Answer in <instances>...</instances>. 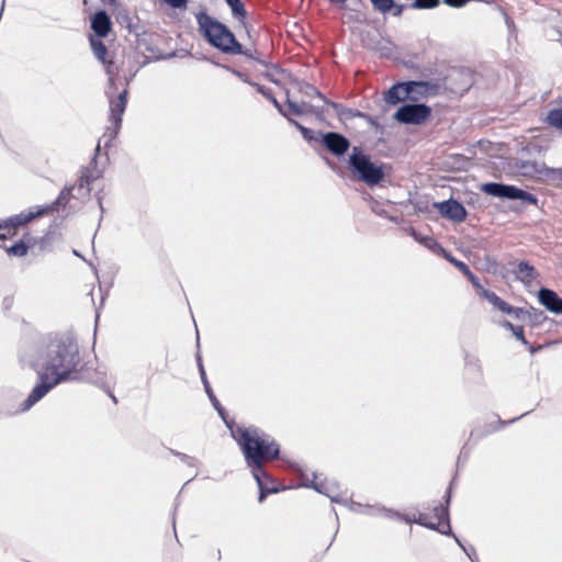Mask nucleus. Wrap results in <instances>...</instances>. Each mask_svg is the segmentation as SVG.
<instances>
[{"mask_svg": "<svg viewBox=\"0 0 562 562\" xmlns=\"http://www.w3.org/2000/svg\"><path fill=\"white\" fill-rule=\"evenodd\" d=\"M127 30L135 36H140L144 33V30L142 26H139L138 21H134V23H132V27H128Z\"/></svg>", "mask_w": 562, "mask_h": 562, "instance_id": "obj_49", "label": "nucleus"}, {"mask_svg": "<svg viewBox=\"0 0 562 562\" xmlns=\"http://www.w3.org/2000/svg\"><path fill=\"white\" fill-rule=\"evenodd\" d=\"M481 190L488 195L508 200H519L527 204L536 205L538 199L532 193L525 191L518 187L504 184L499 182H486L483 183Z\"/></svg>", "mask_w": 562, "mask_h": 562, "instance_id": "obj_7", "label": "nucleus"}, {"mask_svg": "<svg viewBox=\"0 0 562 562\" xmlns=\"http://www.w3.org/2000/svg\"><path fill=\"white\" fill-rule=\"evenodd\" d=\"M348 166L355 178L369 187L379 184L385 176L384 165L373 162L371 156L359 146H353Z\"/></svg>", "mask_w": 562, "mask_h": 562, "instance_id": "obj_4", "label": "nucleus"}, {"mask_svg": "<svg viewBox=\"0 0 562 562\" xmlns=\"http://www.w3.org/2000/svg\"><path fill=\"white\" fill-rule=\"evenodd\" d=\"M440 214L451 221L461 223L467 218L465 207L457 200L450 199L443 202L436 203Z\"/></svg>", "mask_w": 562, "mask_h": 562, "instance_id": "obj_13", "label": "nucleus"}, {"mask_svg": "<svg viewBox=\"0 0 562 562\" xmlns=\"http://www.w3.org/2000/svg\"><path fill=\"white\" fill-rule=\"evenodd\" d=\"M14 304V297L12 295H7L2 300V308L3 311H10Z\"/></svg>", "mask_w": 562, "mask_h": 562, "instance_id": "obj_48", "label": "nucleus"}, {"mask_svg": "<svg viewBox=\"0 0 562 562\" xmlns=\"http://www.w3.org/2000/svg\"><path fill=\"white\" fill-rule=\"evenodd\" d=\"M440 0H414L408 7L412 9H434L438 7Z\"/></svg>", "mask_w": 562, "mask_h": 562, "instance_id": "obj_39", "label": "nucleus"}, {"mask_svg": "<svg viewBox=\"0 0 562 562\" xmlns=\"http://www.w3.org/2000/svg\"><path fill=\"white\" fill-rule=\"evenodd\" d=\"M526 414H527V413L521 414L519 417L513 418V419H510V420H508V422H503V420L498 419V420H497V426L492 427V429H491L490 431H496V430H499V429H501L502 427H504L505 425H507V424H512V423L516 422L517 419L521 418V417H522V416H525Z\"/></svg>", "mask_w": 562, "mask_h": 562, "instance_id": "obj_50", "label": "nucleus"}, {"mask_svg": "<svg viewBox=\"0 0 562 562\" xmlns=\"http://www.w3.org/2000/svg\"><path fill=\"white\" fill-rule=\"evenodd\" d=\"M170 452L176 456V457H179L180 460L187 464L188 467H196L198 465V460L194 458V457H191V456H188L186 453H182V452H179V451H176V450H172L170 449Z\"/></svg>", "mask_w": 562, "mask_h": 562, "instance_id": "obj_44", "label": "nucleus"}, {"mask_svg": "<svg viewBox=\"0 0 562 562\" xmlns=\"http://www.w3.org/2000/svg\"><path fill=\"white\" fill-rule=\"evenodd\" d=\"M443 2L452 8H462L469 2V0H443Z\"/></svg>", "mask_w": 562, "mask_h": 562, "instance_id": "obj_51", "label": "nucleus"}, {"mask_svg": "<svg viewBox=\"0 0 562 562\" xmlns=\"http://www.w3.org/2000/svg\"><path fill=\"white\" fill-rule=\"evenodd\" d=\"M90 22L91 30L94 32L93 36L106 37L112 30L111 19L104 10L97 11Z\"/></svg>", "mask_w": 562, "mask_h": 562, "instance_id": "obj_18", "label": "nucleus"}, {"mask_svg": "<svg viewBox=\"0 0 562 562\" xmlns=\"http://www.w3.org/2000/svg\"><path fill=\"white\" fill-rule=\"evenodd\" d=\"M227 5L232 10V14L239 21L246 19L247 11L245 9L244 3L240 0H225Z\"/></svg>", "mask_w": 562, "mask_h": 562, "instance_id": "obj_31", "label": "nucleus"}, {"mask_svg": "<svg viewBox=\"0 0 562 562\" xmlns=\"http://www.w3.org/2000/svg\"><path fill=\"white\" fill-rule=\"evenodd\" d=\"M408 99L417 101L422 97L436 95L440 90L438 82L431 81H405Z\"/></svg>", "mask_w": 562, "mask_h": 562, "instance_id": "obj_12", "label": "nucleus"}, {"mask_svg": "<svg viewBox=\"0 0 562 562\" xmlns=\"http://www.w3.org/2000/svg\"><path fill=\"white\" fill-rule=\"evenodd\" d=\"M286 108L288 109L285 111L288 114L291 113L293 115L301 116L308 113H313L321 121H323L325 117L324 106L321 108L306 102L297 103L292 101L290 98L286 99Z\"/></svg>", "mask_w": 562, "mask_h": 562, "instance_id": "obj_16", "label": "nucleus"}, {"mask_svg": "<svg viewBox=\"0 0 562 562\" xmlns=\"http://www.w3.org/2000/svg\"><path fill=\"white\" fill-rule=\"evenodd\" d=\"M547 123L550 126L562 130V109H552L547 115Z\"/></svg>", "mask_w": 562, "mask_h": 562, "instance_id": "obj_32", "label": "nucleus"}, {"mask_svg": "<svg viewBox=\"0 0 562 562\" xmlns=\"http://www.w3.org/2000/svg\"><path fill=\"white\" fill-rule=\"evenodd\" d=\"M110 102V115L109 120L113 125L109 142L116 137L121 124L122 116L127 105V89H124L116 98L109 97Z\"/></svg>", "mask_w": 562, "mask_h": 562, "instance_id": "obj_10", "label": "nucleus"}, {"mask_svg": "<svg viewBox=\"0 0 562 562\" xmlns=\"http://www.w3.org/2000/svg\"><path fill=\"white\" fill-rule=\"evenodd\" d=\"M171 8L181 9L187 5V0H165Z\"/></svg>", "mask_w": 562, "mask_h": 562, "instance_id": "obj_52", "label": "nucleus"}, {"mask_svg": "<svg viewBox=\"0 0 562 562\" xmlns=\"http://www.w3.org/2000/svg\"><path fill=\"white\" fill-rule=\"evenodd\" d=\"M321 143L328 151L337 157L344 156L350 147L349 139L337 132L321 134Z\"/></svg>", "mask_w": 562, "mask_h": 562, "instance_id": "obj_11", "label": "nucleus"}, {"mask_svg": "<svg viewBox=\"0 0 562 562\" xmlns=\"http://www.w3.org/2000/svg\"><path fill=\"white\" fill-rule=\"evenodd\" d=\"M546 180L550 182H562V167L561 168H550L546 170Z\"/></svg>", "mask_w": 562, "mask_h": 562, "instance_id": "obj_42", "label": "nucleus"}, {"mask_svg": "<svg viewBox=\"0 0 562 562\" xmlns=\"http://www.w3.org/2000/svg\"><path fill=\"white\" fill-rule=\"evenodd\" d=\"M201 380H202L205 393L207 394L210 401L211 402H216L217 397L215 396V394H214V392L212 390V386L210 385V383L207 381L204 368H201Z\"/></svg>", "mask_w": 562, "mask_h": 562, "instance_id": "obj_43", "label": "nucleus"}, {"mask_svg": "<svg viewBox=\"0 0 562 562\" xmlns=\"http://www.w3.org/2000/svg\"><path fill=\"white\" fill-rule=\"evenodd\" d=\"M518 172L524 177L540 176L546 179V170L548 167L544 164H539L532 160H520L516 162Z\"/></svg>", "mask_w": 562, "mask_h": 562, "instance_id": "obj_19", "label": "nucleus"}, {"mask_svg": "<svg viewBox=\"0 0 562 562\" xmlns=\"http://www.w3.org/2000/svg\"><path fill=\"white\" fill-rule=\"evenodd\" d=\"M300 91L306 95V97H318L326 105H327V102H330L329 100H327L319 90H317L314 86L312 85H308V83H303L301 85L300 87Z\"/></svg>", "mask_w": 562, "mask_h": 562, "instance_id": "obj_38", "label": "nucleus"}, {"mask_svg": "<svg viewBox=\"0 0 562 562\" xmlns=\"http://www.w3.org/2000/svg\"><path fill=\"white\" fill-rule=\"evenodd\" d=\"M506 24L508 25V27H512L514 25V22L508 16H506Z\"/></svg>", "mask_w": 562, "mask_h": 562, "instance_id": "obj_61", "label": "nucleus"}, {"mask_svg": "<svg viewBox=\"0 0 562 562\" xmlns=\"http://www.w3.org/2000/svg\"><path fill=\"white\" fill-rule=\"evenodd\" d=\"M99 150H100V144H98V146L95 148V155L92 158V161L90 162V167H87L82 170L77 187L63 189L60 191L59 195L57 196V199L53 203H50L49 205H46V206H41V209H47V213L57 211L58 206L65 205L69 201L72 190H78V191L85 190V193H89L90 184L101 176V172L95 167L97 155H98Z\"/></svg>", "mask_w": 562, "mask_h": 562, "instance_id": "obj_6", "label": "nucleus"}, {"mask_svg": "<svg viewBox=\"0 0 562 562\" xmlns=\"http://www.w3.org/2000/svg\"><path fill=\"white\" fill-rule=\"evenodd\" d=\"M449 488H451V486ZM450 497H451L450 490H448L447 495H446V506L440 504L434 508V517L436 518L435 522H440V527H439V529H437V531H439L440 533L446 535V536H452L456 539L457 543H460V540L457 538V536L452 533L451 526H450L449 510H448Z\"/></svg>", "mask_w": 562, "mask_h": 562, "instance_id": "obj_14", "label": "nucleus"}, {"mask_svg": "<svg viewBox=\"0 0 562 562\" xmlns=\"http://www.w3.org/2000/svg\"><path fill=\"white\" fill-rule=\"evenodd\" d=\"M431 115V109L425 103H405L397 109L394 120L402 124L420 125Z\"/></svg>", "mask_w": 562, "mask_h": 562, "instance_id": "obj_9", "label": "nucleus"}, {"mask_svg": "<svg viewBox=\"0 0 562 562\" xmlns=\"http://www.w3.org/2000/svg\"><path fill=\"white\" fill-rule=\"evenodd\" d=\"M403 520H405V522L407 524H413L414 522V518L407 516V515H403Z\"/></svg>", "mask_w": 562, "mask_h": 562, "instance_id": "obj_59", "label": "nucleus"}, {"mask_svg": "<svg viewBox=\"0 0 562 562\" xmlns=\"http://www.w3.org/2000/svg\"><path fill=\"white\" fill-rule=\"evenodd\" d=\"M254 479L259 487V503H262L268 494L278 492L274 480L267 473L265 467H262V475Z\"/></svg>", "mask_w": 562, "mask_h": 562, "instance_id": "obj_20", "label": "nucleus"}, {"mask_svg": "<svg viewBox=\"0 0 562 562\" xmlns=\"http://www.w3.org/2000/svg\"><path fill=\"white\" fill-rule=\"evenodd\" d=\"M405 99H408L405 81L393 85L384 94L385 102L391 105H395Z\"/></svg>", "mask_w": 562, "mask_h": 562, "instance_id": "obj_22", "label": "nucleus"}, {"mask_svg": "<svg viewBox=\"0 0 562 562\" xmlns=\"http://www.w3.org/2000/svg\"><path fill=\"white\" fill-rule=\"evenodd\" d=\"M413 236L416 240L424 244L428 248H432L438 245L437 241L431 237H424V238L419 239L417 234L415 233V231H413Z\"/></svg>", "mask_w": 562, "mask_h": 562, "instance_id": "obj_46", "label": "nucleus"}, {"mask_svg": "<svg viewBox=\"0 0 562 562\" xmlns=\"http://www.w3.org/2000/svg\"><path fill=\"white\" fill-rule=\"evenodd\" d=\"M288 121L294 125L302 134L303 138L307 142L317 140V137H315V133L313 130L307 128L300 124L297 121L293 120L292 117L288 116Z\"/></svg>", "mask_w": 562, "mask_h": 562, "instance_id": "obj_35", "label": "nucleus"}, {"mask_svg": "<svg viewBox=\"0 0 562 562\" xmlns=\"http://www.w3.org/2000/svg\"><path fill=\"white\" fill-rule=\"evenodd\" d=\"M291 467L294 471L301 472L299 465L291 464ZM300 476L302 480V483L300 484L301 486L313 488L316 492L329 497L334 503L347 504V499L341 497L340 485L337 482L327 480L318 481L316 473H313L312 480H310L308 476L304 473H300Z\"/></svg>", "mask_w": 562, "mask_h": 562, "instance_id": "obj_8", "label": "nucleus"}, {"mask_svg": "<svg viewBox=\"0 0 562 562\" xmlns=\"http://www.w3.org/2000/svg\"><path fill=\"white\" fill-rule=\"evenodd\" d=\"M226 69L231 70L236 77H238L244 82H246L250 86H251V83H254L252 81L249 80V78L245 74L240 72L239 70L231 69L229 67H226Z\"/></svg>", "mask_w": 562, "mask_h": 562, "instance_id": "obj_53", "label": "nucleus"}, {"mask_svg": "<svg viewBox=\"0 0 562 562\" xmlns=\"http://www.w3.org/2000/svg\"><path fill=\"white\" fill-rule=\"evenodd\" d=\"M101 2L105 5L111 7L112 11L116 10L122 5V3L119 0H101Z\"/></svg>", "mask_w": 562, "mask_h": 562, "instance_id": "obj_54", "label": "nucleus"}, {"mask_svg": "<svg viewBox=\"0 0 562 562\" xmlns=\"http://www.w3.org/2000/svg\"><path fill=\"white\" fill-rule=\"evenodd\" d=\"M232 55H244L247 58L252 59L261 65H265V66L267 65V61L263 58H261L260 53L256 48L250 49V48H244L241 46V52H235V53H232Z\"/></svg>", "mask_w": 562, "mask_h": 562, "instance_id": "obj_36", "label": "nucleus"}, {"mask_svg": "<svg viewBox=\"0 0 562 562\" xmlns=\"http://www.w3.org/2000/svg\"><path fill=\"white\" fill-rule=\"evenodd\" d=\"M251 87H254L260 94H262L266 99H268L274 108L278 110V112L284 116L288 117V113L283 105L273 97L270 89L266 88L265 86H261L259 83H251Z\"/></svg>", "mask_w": 562, "mask_h": 562, "instance_id": "obj_29", "label": "nucleus"}, {"mask_svg": "<svg viewBox=\"0 0 562 562\" xmlns=\"http://www.w3.org/2000/svg\"><path fill=\"white\" fill-rule=\"evenodd\" d=\"M108 394H109V396L111 397V400H112L114 403H116V402H117L116 397L113 395V393H112V392L108 391Z\"/></svg>", "mask_w": 562, "mask_h": 562, "instance_id": "obj_62", "label": "nucleus"}, {"mask_svg": "<svg viewBox=\"0 0 562 562\" xmlns=\"http://www.w3.org/2000/svg\"><path fill=\"white\" fill-rule=\"evenodd\" d=\"M502 326L510 331H513L517 326L513 325L510 322L508 321H504L502 323Z\"/></svg>", "mask_w": 562, "mask_h": 562, "instance_id": "obj_56", "label": "nucleus"}, {"mask_svg": "<svg viewBox=\"0 0 562 562\" xmlns=\"http://www.w3.org/2000/svg\"><path fill=\"white\" fill-rule=\"evenodd\" d=\"M27 250H29V247L23 240H20L18 243L13 244L12 246H10L9 248H7V252L10 256H14V257H23L27 254Z\"/></svg>", "mask_w": 562, "mask_h": 562, "instance_id": "obj_37", "label": "nucleus"}, {"mask_svg": "<svg viewBox=\"0 0 562 562\" xmlns=\"http://www.w3.org/2000/svg\"><path fill=\"white\" fill-rule=\"evenodd\" d=\"M212 403V406L216 409V412L218 413L220 417L224 420V423L226 424V426L228 427V429L231 430V428H234L233 425H231V423L226 419V411L225 408L221 405L220 401L216 400V402H211Z\"/></svg>", "mask_w": 562, "mask_h": 562, "instance_id": "obj_45", "label": "nucleus"}, {"mask_svg": "<svg viewBox=\"0 0 562 562\" xmlns=\"http://www.w3.org/2000/svg\"><path fill=\"white\" fill-rule=\"evenodd\" d=\"M327 105L330 106L335 111V113L341 121L351 120L353 117H362V119L368 120L370 123H373L372 119L368 114H366L359 110L349 109V108L344 106L340 103L333 102V101L327 102Z\"/></svg>", "mask_w": 562, "mask_h": 562, "instance_id": "obj_21", "label": "nucleus"}, {"mask_svg": "<svg viewBox=\"0 0 562 562\" xmlns=\"http://www.w3.org/2000/svg\"><path fill=\"white\" fill-rule=\"evenodd\" d=\"M446 259L452 263L461 273H463L468 280L472 283L475 289H481V283L479 278L470 270L469 266L451 256L450 254H445Z\"/></svg>", "mask_w": 562, "mask_h": 562, "instance_id": "obj_25", "label": "nucleus"}, {"mask_svg": "<svg viewBox=\"0 0 562 562\" xmlns=\"http://www.w3.org/2000/svg\"><path fill=\"white\" fill-rule=\"evenodd\" d=\"M539 348H540V347H537V348H535V347H530L529 349H530V352H531V353H533V352H536Z\"/></svg>", "mask_w": 562, "mask_h": 562, "instance_id": "obj_64", "label": "nucleus"}, {"mask_svg": "<svg viewBox=\"0 0 562 562\" xmlns=\"http://www.w3.org/2000/svg\"><path fill=\"white\" fill-rule=\"evenodd\" d=\"M231 435L239 446L252 476L262 475V467L280 456V445L258 427L231 428Z\"/></svg>", "mask_w": 562, "mask_h": 562, "instance_id": "obj_2", "label": "nucleus"}, {"mask_svg": "<svg viewBox=\"0 0 562 562\" xmlns=\"http://www.w3.org/2000/svg\"><path fill=\"white\" fill-rule=\"evenodd\" d=\"M106 71H108V74H109V83H110V87H111V88H114V79H113V77H112V70H111V67H110V66H108Z\"/></svg>", "mask_w": 562, "mask_h": 562, "instance_id": "obj_57", "label": "nucleus"}, {"mask_svg": "<svg viewBox=\"0 0 562 562\" xmlns=\"http://www.w3.org/2000/svg\"><path fill=\"white\" fill-rule=\"evenodd\" d=\"M196 362H198V367H199V372L201 373V368H204V367L202 363V357L199 352L196 353Z\"/></svg>", "mask_w": 562, "mask_h": 562, "instance_id": "obj_58", "label": "nucleus"}, {"mask_svg": "<svg viewBox=\"0 0 562 562\" xmlns=\"http://www.w3.org/2000/svg\"><path fill=\"white\" fill-rule=\"evenodd\" d=\"M538 300L549 312L557 315L562 314V297L555 291L541 288L538 291Z\"/></svg>", "mask_w": 562, "mask_h": 562, "instance_id": "obj_17", "label": "nucleus"}, {"mask_svg": "<svg viewBox=\"0 0 562 562\" xmlns=\"http://www.w3.org/2000/svg\"><path fill=\"white\" fill-rule=\"evenodd\" d=\"M40 362V369L54 378L63 376L61 382L76 379L81 362L79 347L70 334L54 337L42 351L24 349Z\"/></svg>", "mask_w": 562, "mask_h": 562, "instance_id": "obj_1", "label": "nucleus"}, {"mask_svg": "<svg viewBox=\"0 0 562 562\" xmlns=\"http://www.w3.org/2000/svg\"><path fill=\"white\" fill-rule=\"evenodd\" d=\"M480 290V294L488 301V303H491L495 308L499 310L501 312L507 314L508 311H510V304H508L506 301H504L503 299H501L496 293L490 291V290H486V289H483L481 286Z\"/></svg>", "mask_w": 562, "mask_h": 562, "instance_id": "obj_26", "label": "nucleus"}, {"mask_svg": "<svg viewBox=\"0 0 562 562\" xmlns=\"http://www.w3.org/2000/svg\"><path fill=\"white\" fill-rule=\"evenodd\" d=\"M102 37L90 35L89 43L91 46V49L93 52V55L97 59L102 61L103 64L106 63V55H108V48L104 45V43L101 41Z\"/></svg>", "mask_w": 562, "mask_h": 562, "instance_id": "obj_28", "label": "nucleus"}, {"mask_svg": "<svg viewBox=\"0 0 562 562\" xmlns=\"http://www.w3.org/2000/svg\"><path fill=\"white\" fill-rule=\"evenodd\" d=\"M115 15L116 22L125 29L132 27V23H134V19L130 15L127 10L121 5L116 10L113 11Z\"/></svg>", "mask_w": 562, "mask_h": 562, "instance_id": "obj_30", "label": "nucleus"}, {"mask_svg": "<svg viewBox=\"0 0 562 562\" xmlns=\"http://www.w3.org/2000/svg\"><path fill=\"white\" fill-rule=\"evenodd\" d=\"M373 9L380 13H391L393 16H400L406 5L397 4L394 0H370Z\"/></svg>", "mask_w": 562, "mask_h": 562, "instance_id": "obj_23", "label": "nucleus"}, {"mask_svg": "<svg viewBox=\"0 0 562 562\" xmlns=\"http://www.w3.org/2000/svg\"><path fill=\"white\" fill-rule=\"evenodd\" d=\"M528 313H529V307L528 308L514 307L512 305H510V311L507 312L508 315H512L514 318L521 321V322L528 321V315H529Z\"/></svg>", "mask_w": 562, "mask_h": 562, "instance_id": "obj_41", "label": "nucleus"}, {"mask_svg": "<svg viewBox=\"0 0 562 562\" xmlns=\"http://www.w3.org/2000/svg\"><path fill=\"white\" fill-rule=\"evenodd\" d=\"M514 273L517 280L521 281L527 285L530 284L538 277L536 268L526 260L518 262Z\"/></svg>", "mask_w": 562, "mask_h": 562, "instance_id": "obj_24", "label": "nucleus"}, {"mask_svg": "<svg viewBox=\"0 0 562 562\" xmlns=\"http://www.w3.org/2000/svg\"><path fill=\"white\" fill-rule=\"evenodd\" d=\"M352 509L362 514H369L373 516L378 515L379 513H383L389 518H401V515L397 512L386 509L384 507L363 506L361 504L352 503Z\"/></svg>", "mask_w": 562, "mask_h": 562, "instance_id": "obj_27", "label": "nucleus"}, {"mask_svg": "<svg viewBox=\"0 0 562 562\" xmlns=\"http://www.w3.org/2000/svg\"><path fill=\"white\" fill-rule=\"evenodd\" d=\"M7 233H4L2 224L0 223V239H5Z\"/></svg>", "mask_w": 562, "mask_h": 562, "instance_id": "obj_60", "label": "nucleus"}, {"mask_svg": "<svg viewBox=\"0 0 562 562\" xmlns=\"http://www.w3.org/2000/svg\"><path fill=\"white\" fill-rule=\"evenodd\" d=\"M19 359L23 367H29L35 370L40 379V382L33 387L27 398L23 403L22 411H29L32 406L40 402L52 389L63 383V376L58 375L57 378H54L50 374H48L47 371L41 370L40 362L35 360L34 357L30 355L27 351H20Z\"/></svg>", "mask_w": 562, "mask_h": 562, "instance_id": "obj_5", "label": "nucleus"}, {"mask_svg": "<svg viewBox=\"0 0 562 562\" xmlns=\"http://www.w3.org/2000/svg\"><path fill=\"white\" fill-rule=\"evenodd\" d=\"M512 333L516 337L517 340L521 341L526 346L529 345L528 340L525 338L522 326H517Z\"/></svg>", "mask_w": 562, "mask_h": 562, "instance_id": "obj_47", "label": "nucleus"}, {"mask_svg": "<svg viewBox=\"0 0 562 562\" xmlns=\"http://www.w3.org/2000/svg\"><path fill=\"white\" fill-rule=\"evenodd\" d=\"M528 314L529 315H528V321L527 322L531 326H537V325L541 324L543 321L547 319V316H546L543 311L535 308L532 306L529 307V313Z\"/></svg>", "mask_w": 562, "mask_h": 562, "instance_id": "obj_34", "label": "nucleus"}, {"mask_svg": "<svg viewBox=\"0 0 562 562\" xmlns=\"http://www.w3.org/2000/svg\"><path fill=\"white\" fill-rule=\"evenodd\" d=\"M329 2H333V3H341L344 4L347 0H328Z\"/></svg>", "mask_w": 562, "mask_h": 562, "instance_id": "obj_63", "label": "nucleus"}, {"mask_svg": "<svg viewBox=\"0 0 562 562\" xmlns=\"http://www.w3.org/2000/svg\"><path fill=\"white\" fill-rule=\"evenodd\" d=\"M428 515L419 514L418 518H414V524H418L431 530H437L440 527V522L430 521Z\"/></svg>", "mask_w": 562, "mask_h": 562, "instance_id": "obj_40", "label": "nucleus"}, {"mask_svg": "<svg viewBox=\"0 0 562 562\" xmlns=\"http://www.w3.org/2000/svg\"><path fill=\"white\" fill-rule=\"evenodd\" d=\"M458 544H459V546L464 550V552L467 553V555L470 558V560H471L472 562H475V561L477 560V557H476V553H475L474 548H471V550L469 551L468 549H465V548L462 546V543H461V542H460V543H458Z\"/></svg>", "mask_w": 562, "mask_h": 562, "instance_id": "obj_55", "label": "nucleus"}, {"mask_svg": "<svg viewBox=\"0 0 562 562\" xmlns=\"http://www.w3.org/2000/svg\"><path fill=\"white\" fill-rule=\"evenodd\" d=\"M371 210H372L373 213H375L376 215H379L381 217H386L390 221L395 222V223H397V221H398V217L396 215L390 214L385 210L384 205L382 203L375 201V200H373L371 202Z\"/></svg>", "mask_w": 562, "mask_h": 562, "instance_id": "obj_33", "label": "nucleus"}, {"mask_svg": "<svg viewBox=\"0 0 562 562\" xmlns=\"http://www.w3.org/2000/svg\"><path fill=\"white\" fill-rule=\"evenodd\" d=\"M195 19L200 34L213 47L229 55L235 52H241V44L225 24L209 15L205 11L196 13Z\"/></svg>", "mask_w": 562, "mask_h": 562, "instance_id": "obj_3", "label": "nucleus"}, {"mask_svg": "<svg viewBox=\"0 0 562 562\" xmlns=\"http://www.w3.org/2000/svg\"><path fill=\"white\" fill-rule=\"evenodd\" d=\"M46 213H47V209H41V206H38L35 212H27V213L21 212L20 214H16V215H13V216L7 218L2 223L3 231H4V233H7V236H8L11 234L12 229H14L19 226L25 225L29 222H31L32 220L40 217Z\"/></svg>", "mask_w": 562, "mask_h": 562, "instance_id": "obj_15", "label": "nucleus"}]
</instances>
